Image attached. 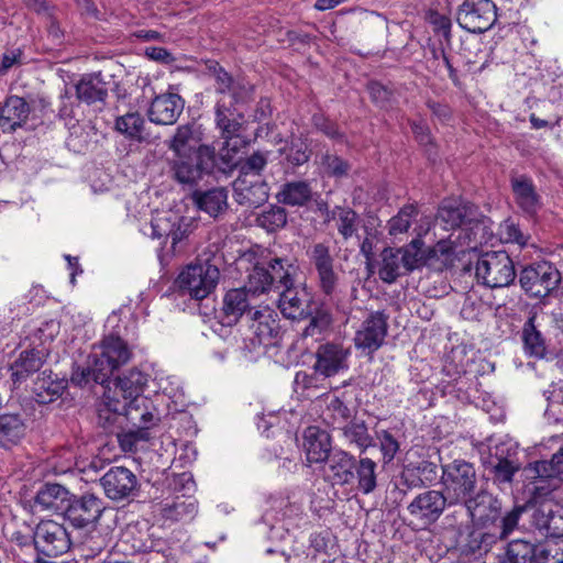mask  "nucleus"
<instances>
[{
	"mask_svg": "<svg viewBox=\"0 0 563 563\" xmlns=\"http://www.w3.org/2000/svg\"><path fill=\"white\" fill-rule=\"evenodd\" d=\"M238 269L249 272L254 292L278 291V308L287 319L300 320L311 316V295L305 286L295 285L298 258L267 250H250L236 260Z\"/></svg>",
	"mask_w": 563,
	"mask_h": 563,
	"instance_id": "f257e3e1",
	"label": "nucleus"
},
{
	"mask_svg": "<svg viewBox=\"0 0 563 563\" xmlns=\"http://www.w3.org/2000/svg\"><path fill=\"white\" fill-rule=\"evenodd\" d=\"M440 484L450 504H473L485 506L490 512L500 511V501L478 487L476 470L465 460L442 465Z\"/></svg>",
	"mask_w": 563,
	"mask_h": 563,
	"instance_id": "f03ea898",
	"label": "nucleus"
},
{
	"mask_svg": "<svg viewBox=\"0 0 563 563\" xmlns=\"http://www.w3.org/2000/svg\"><path fill=\"white\" fill-rule=\"evenodd\" d=\"M435 222L446 231L461 229V234L464 233V239L474 246L490 242L494 235L488 218L479 216L473 205L456 199L441 202Z\"/></svg>",
	"mask_w": 563,
	"mask_h": 563,
	"instance_id": "7ed1b4c3",
	"label": "nucleus"
},
{
	"mask_svg": "<svg viewBox=\"0 0 563 563\" xmlns=\"http://www.w3.org/2000/svg\"><path fill=\"white\" fill-rule=\"evenodd\" d=\"M122 402L123 417L132 428L119 435V442L124 451H133L139 442L150 439L148 430L159 422V417L153 402L145 397Z\"/></svg>",
	"mask_w": 563,
	"mask_h": 563,
	"instance_id": "20e7f679",
	"label": "nucleus"
},
{
	"mask_svg": "<svg viewBox=\"0 0 563 563\" xmlns=\"http://www.w3.org/2000/svg\"><path fill=\"white\" fill-rule=\"evenodd\" d=\"M172 178L183 186L194 187L216 167V151L203 146L196 154H173L168 162Z\"/></svg>",
	"mask_w": 563,
	"mask_h": 563,
	"instance_id": "39448f33",
	"label": "nucleus"
},
{
	"mask_svg": "<svg viewBox=\"0 0 563 563\" xmlns=\"http://www.w3.org/2000/svg\"><path fill=\"white\" fill-rule=\"evenodd\" d=\"M483 464L495 483L510 485L521 468L518 443L508 438L499 439L488 446V455L483 456Z\"/></svg>",
	"mask_w": 563,
	"mask_h": 563,
	"instance_id": "423d86ee",
	"label": "nucleus"
},
{
	"mask_svg": "<svg viewBox=\"0 0 563 563\" xmlns=\"http://www.w3.org/2000/svg\"><path fill=\"white\" fill-rule=\"evenodd\" d=\"M477 280L489 288L510 286L516 279V268L505 251H490L481 255L475 266Z\"/></svg>",
	"mask_w": 563,
	"mask_h": 563,
	"instance_id": "0eeeda50",
	"label": "nucleus"
},
{
	"mask_svg": "<svg viewBox=\"0 0 563 563\" xmlns=\"http://www.w3.org/2000/svg\"><path fill=\"white\" fill-rule=\"evenodd\" d=\"M71 545L66 528L54 520H42L33 531V547L36 551L35 563H53L44 558H57L65 554Z\"/></svg>",
	"mask_w": 563,
	"mask_h": 563,
	"instance_id": "6e6552de",
	"label": "nucleus"
},
{
	"mask_svg": "<svg viewBox=\"0 0 563 563\" xmlns=\"http://www.w3.org/2000/svg\"><path fill=\"white\" fill-rule=\"evenodd\" d=\"M219 279V268L205 262L186 266L177 276L175 285L180 292L201 300L216 289Z\"/></svg>",
	"mask_w": 563,
	"mask_h": 563,
	"instance_id": "1a4fd4ad",
	"label": "nucleus"
},
{
	"mask_svg": "<svg viewBox=\"0 0 563 563\" xmlns=\"http://www.w3.org/2000/svg\"><path fill=\"white\" fill-rule=\"evenodd\" d=\"M519 283L531 298H545L556 290L561 273L550 262H539L526 266L519 275Z\"/></svg>",
	"mask_w": 563,
	"mask_h": 563,
	"instance_id": "9d476101",
	"label": "nucleus"
},
{
	"mask_svg": "<svg viewBox=\"0 0 563 563\" xmlns=\"http://www.w3.org/2000/svg\"><path fill=\"white\" fill-rule=\"evenodd\" d=\"M246 273V285L240 288H233L225 292L222 301V308L217 314L219 322L225 327H232L238 323L241 318H251V311H257L253 305L255 296L249 284V272Z\"/></svg>",
	"mask_w": 563,
	"mask_h": 563,
	"instance_id": "9b49d317",
	"label": "nucleus"
},
{
	"mask_svg": "<svg viewBox=\"0 0 563 563\" xmlns=\"http://www.w3.org/2000/svg\"><path fill=\"white\" fill-rule=\"evenodd\" d=\"M459 25L471 33H484L497 21V7L492 0H464L456 13Z\"/></svg>",
	"mask_w": 563,
	"mask_h": 563,
	"instance_id": "f8f14e48",
	"label": "nucleus"
},
{
	"mask_svg": "<svg viewBox=\"0 0 563 563\" xmlns=\"http://www.w3.org/2000/svg\"><path fill=\"white\" fill-rule=\"evenodd\" d=\"M95 365H99V379H109L113 372L128 363L131 351L128 344L118 335L110 334L93 347Z\"/></svg>",
	"mask_w": 563,
	"mask_h": 563,
	"instance_id": "ddd939ff",
	"label": "nucleus"
},
{
	"mask_svg": "<svg viewBox=\"0 0 563 563\" xmlns=\"http://www.w3.org/2000/svg\"><path fill=\"white\" fill-rule=\"evenodd\" d=\"M446 509L449 511L444 515L440 528L445 538L451 542L455 539L459 540L467 530L471 529L470 521H472L478 514L481 517H492L498 512H486L487 507L473 505V504H449Z\"/></svg>",
	"mask_w": 563,
	"mask_h": 563,
	"instance_id": "4468645a",
	"label": "nucleus"
},
{
	"mask_svg": "<svg viewBox=\"0 0 563 563\" xmlns=\"http://www.w3.org/2000/svg\"><path fill=\"white\" fill-rule=\"evenodd\" d=\"M301 508L288 498H275L263 515L264 522L271 527V539H284L285 534L298 527Z\"/></svg>",
	"mask_w": 563,
	"mask_h": 563,
	"instance_id": "2eb2a0df",
	"label": "nucleus"
},
{
	"mask_svg": "<svg viewBox=\"0 0 563 563\" xmlns=\"http://www.w3.org/2000/svg\"><path fill=\"white\" fill-rule=\"evenodd\" d=\"M104 510L103 500L95 494L71 495L64 518L75 528H86L95 526Z\"/></svg>",
	"mask_w": 563,
	"mask_h": 563,
	"instance_id": "dca6fc26",
	"label": "nucleus"
},
{
	"mask_svg": "<svg viewBox=\"0 0 563 563\" xmlns=\"http://www.w3.org/2000/svg\"><path fill=\"white\" fill-rule=\"evenodd\" d=\"M527 479L532 481L534 489L554 490L563 483V446L552 455L551 460H542L523 467Z\"/></svg>",
	"mask_w": 563,
	"mask_h": 563,
	"instance_id": "f3484780",
	"label": "nucleus"
},
{
	"mask_svg": "<svg viewBox=\"0 0 563 563\" xmlns=\"http://www.w3.org/2000/svg\"><path fill=\"white\" fill-rule=\"evenodd\" d=\"M450 499L443 490L428 489L418 494L407 506L409 515L424 525L435 523L444 514Z\"/></svg>",
	"mask_w": 563,
	"mask_h": 563,
	"instance_id": "a211bd4d",
	"label": "nucleus"
},
{
	"mask_svg": "<svg viewBox=\"0 0 563 563\" xmlns=\"http://www.w3.org/2000/svg\"><path fill=\"white\" fill-rule=\"evenodd\" d=\"M387 319L380 311L369 313L355 333V347L366 355H372L380 349L387 336Z\"/></svg>",
	"mask_w": 563,
	"mask_h": 563,
	"instance_id": "6ab92c4d",
	"label": "nucleus"
},
{
	"mask_svg": "<svg viewBox=\"0 0 563 563\" xmlns=\"http://www.w3.org/2000/svg\"><path fill=\"white\" fill-rule=\"evenodd\" d=\"M307 256L317 272L321 291L325 296H331L338 284V275L334 272L335 260L330 246L323 242L314 243L308 249Z\"/></svg>",
	"mask_w": 563,
	"mask_h": 563,
	"instance_id": "aec40b11",
	"label": "nucleus"
},
{
	"mask_svg": "<svg viewBox=\"0 0 563 563\" xmlns=\"http://www.w3.org/2000/svg\"><path fill=\"white\" fill-rule=\"evenodd\" d=\"M350 349L342 343L325 342L320 344L314 353L313 369L323 377H332L347 371Z\"/></svg>",
	"mask_w": 563,
	"mask_h": 563,
	"instance_id": "412c9836",
	"label": "nucleus"
},
{
	"mask_svg": "<svg viewBox=\"0 0 563 563\" xmlns=\"http://www.w3.org/2000/svg\"><path fill=\"white\" fill-rule=\"evenodd\" d=\"M250 329L253 332V343L264 346L265 349L276 347L279 345L282 334L277 314L272 309L265 307L251 311Z\"/></svg>",
	"mask_w": 563,
	"mask_h": 563,
	"instance_id": "4be33fe9",
	"label": "nucleus"
},
{
	"mask_svg": "<svg viewBox=\"0 0 563 563\" xmlns=\"http://www.w3.org/2000/svg\"><path fill=\"white\" fill-rule=\"evenodd\" d=\"M99 482L106 496L114 501L130 498L139 488L136 475L123 466H112Z\"/></svg>",
	"mask_w": 563,
	"mask_h": 563,
	"instance_id": "5701e85b",
	"label": "nucleus"
},
{
	"mask_svg": "<svg viewBox=\"0 0 563 563\" xmlns=\"http://www.w3.org/2000/svg\"><path fill=\"white\" fill-rule=\"evenodd\" d=\"M324 479L332 486L352 485L355 479V457L351 453L335 449L323 462Z\"/></svg>",
	"mask_w": 563,
	"mask_h": 563,
	"instance_id": "b1692460",
	"label": "nucleus"
},
{
	"mask_svg": "<svg viewBox=\"0 0 563 563\" xmlns=\"http://www.w3.org/2000/svg\"><path fill=\"white\" fill-rule=\"evenodd\" d=\"M185 107L184 99L174 92L156 96L148 108L147 114L151 122L161 125L174 124Z\"/></svg>",
	"mask_w": 563,
	"mask_h": 563,
	"instance_id": "393cba45",
	"label": "nucleus"
},
{
	"mask_svg": "<svg viewBox=\"0 0 563 563\" xmlns=\"http://www.w3.org/2000/svg\"><path fill=\"white\" fill-rule=\"evenodd\" d=\"M236 101H227L221 98L214 107V123L220 137L236 135L245 130V117L243 112L235 107Z\"/></svg>",
	"mask_w": 563,
	"mask_h": 563,
	"instance_id": "a878e982",
	"label": "nucleus"
},
{
	"mask_svg": "<svg viewBox=\"0 0 563 563\" xmlns=\"http://www.w3.org/2000/svg\"><path fill=\"white\" fill-rule=\"evenodd\" d=\"M400 483L408 489L429 487L438 479V465L429 460L408 462L400 472Z\"/></svg>",
	"mask_w": 563,
	"mask_h": 563,
	"instance_id": "bb28decb",
	"label": "nucleus"
},
{
	"mask_svg": "<svg viewBox=\"0 0 563 563\" xmlns=\"http://www.w3.org/2000/svg\"><path fill=\"white\" fill-rule=\"evenodd\" d=\"M117 545L124 555L157 551V541L152 539L146 527L139 525H129L122 531Z\"/></svg>",
	"mask_w": 563,
	"mask_h": 563,
	"instance_id": "cd10ccee",
	"label": "nucleus"
},
{
	"mask_svg": "<svg viewBox=\"0 0 563 563\" xmlns=\"http://www.w3.org/2000/svg\"><path fill=\"white\" fill-rule=\"evenodd\" d=\"M233 190L236 202L249 208L260 207L269 197V187L262 177L236 178Z\"/></svg>",
	"mask_w": 563,
	"mask_h": 563,
	"instance_id": "c85d7f7f",
	"label": "nucleus"
},
{
	"mask_svg": "<svg viewBox=\"0 0 563 563\" xmlns=\"http://www.w3.org/2000/svg\"><path fill=\"white\" fill-rule=\"evenodd\" d=\"M303 450L309 464L323 463L333 451L330 433L317 426L308 427L303 432Z\"/></svg>",
	"mask_w": 563,
	"mask_h": 563,
	"instance_id": "c756f323",
	"label": "nucleus"
},
{
	"mask_svg": "<svg viewBox=\"0 0 563 563\" xmlns=\"http://www.w3.org/2000/svg\"><path fill=\"white\" fill-rule=\"evenodd\" d=\"M31 107L19 96H9L0 106V129L3 133H11L21 128L27 120Z\"/></svg>",
	"mask_w": 563,
	"mask_h": 563,
	"instance_id": "7c9ffc66",
	"label": "nucleus"
},
{
	"mask_svg": "<svg viewBox=\"0 0 563 563\" xmlns=\"http://www.w3.org/2000/svg\"><path fill=\"white\" fill-rule=\"evenodd\" d=\"M510 185L518 208L528 216L536 214L541 208V197L533 180L526 175H514Z\"/></svg>",
	"mask_w": 563,
	"mask_h": 563,
	"instance_id": "2f4dec72",
	"label": "nucleus"
},
{
	"mask_svg": "<svg viewBox=\"0 0 563 563\" xmlns=\"http://www.w3.org/2000/svg\"><path fill=\"white\" fill-rule=\"evenodd\" d=\"M202 133L200 126L196 123L179 125L172 140L168 142V148L173 154H196L203 147L200 144Z\"/></svg>",
	"mask_w": 563,
	"mask_h": 563,
	"instance_id": "473e14b6",
	"label": "nucleus"
},
{
	"mask_svg": "<svg viewBox=\"0 0 563 563\" xmlns=\"http://www.w3.org/2000/svg\"><path fill=\"white\" fill-rule=\"evenodd\" d=\"M71 495L73 494L60 484L45 483L37 490L34 497V505L42 510H60L64 514Z\"/></svg>",
	"mask_w": 563,
	"mask_h": 563,
	"instance_id": "72a5a7b5",
	"label": "nucleus"
},
{
	"mask_svg": "<svg viewBox=\"0 0 563 563\" xmlns=\"http://www.w3.org/2000/svg\"><path fill=\"white\" fill-rule=\"evenodd\" d=\"M75 88L77 98L87 104L103 102L108 96L107 82L101 73L84 75Z\"/></svg>",
	"mask_w": 563,
	"mask_h": 563,
	"instance_id": "f704fd0d",
	"label": "nucleus"
},
{
	"mask_svg": "<svg viewBox=\"0 0 563 563\" xmlns=\"http://www.w3.org/2000/svg\"><path fill=\"white\" fill-rule=\"evenodd\" d=\"M191 198L198 210L212 218H217L228 208V191L222 187L195 190Z\"/></svg>",
	"mask_w": 563,
	"mask_h": 563,
	"instance_id": "c9c22d12",
	"label": "nucleus"
},
{
	"mask_svg": "<svg viewBox=\"0 0 563 563\" xmlns=\"http://www.w3.org/2000/svg\"><path fill=\"white\" fill-rule=\"evenodd\" d=\"M43 350H26L11 365V377L14 384L24 382L29 376L38 372L45 363Z\"/></svg>",
	"mask_w": 563,
	"mask_h": 563,
	"instance_id": "e433bc0d",
	"label": "nucleus"
},
{
	"mask_svg": "<svg viewBox=\"0 0 563 563\" xmlns=\"http://www.w3.org/2000/svg\"><path fill=\"white\" fill-rule=\"evenodd\" d=\"M495 542V536L485 533L482 530H467L462 537L455 539L452 544L457 548L464 556H481L486 553Z\"/></svg>",
	"mask_w": 563,
	"mask_h": 563,
	"instance_id": "4c0bfd02",
	"label": "nucleus"
},
{
	"mask_svg": "<svg viewBox=\"0 0 563 563\" xmlns=\"http://www.w3.org/2000/svg\"><path fill=\"white\" fill-rule=\"evenodd\" d=\"M198 514V501L192 496L183 494L162 508V517L170 522H190Z\"/></svg>",
	"mask_w": 563,
	"mask_h": 563,
	"instance_id": "58836bf2",
	"label": "nucleus"
},
{
	"mask_svg": "<svg viewBox=\"0 0 563 563\" xmlns=\"http://www.w3.org/2000/svg\"><path fill=\"white\" fill-rule=\"evenodd\" d=\"M146 376L139 369H131L114 382L113 396L122 397L121 401H129L136 397H143V388L146 384Z\"/></svg>",
	"mask_w": 563,
	"mask_h": 563,
	"instance_id": "ea45409f",
	"label": "nucleus"
},
{
	"mask_svg": "<svg viewBox=\"0 0 563 563\" xmlns=\"http://www.w3.org/2000/svg\"><path fill=\"white\" fill-rule=\"evenodd\" d=\"M26 424L20 413L0 415V445L11 448L16 445L24 437Z\"/></svg>",
	"mask_w": 563,
	"mask_h": 563,
	"instance_id": "a19ab883",
	"label": "nucleus"
},
{
	"mask_svg": "<svg viewBox=\"0 0 563 563\" xmlns=\"http://www.w3.org/2000/svg\"><path fill=\"white\" fill-rule=\"evenodd\" d=\"M536 320L537 318L533 314L523 323L521 340L526 355L542 358L547 353V343Z\"/></svg>",
	"mask_w": 563,
	"mask_h": 563,
	"instance_id": "79ce46f5",
	"label": "nucleus"
},
{
	"mask_svg": "<svg viewBox=\"0 0 563 563\" xmlns=\"http://www.w3.org/2000/svg\"><path fill=\"white\" fill-rule=\"evenodd\" d=\"M279 203L290 207H303L312 199V189L305 180H295L284 184L277 192Z\"/></svg>",
	"mask_w": 563,
	"mask_h": 563,
	"instance_id": "37998d69",
	"label": "nucleus"
},
{
	"mask_svg": "<svg viewBox=\"0 0 563 563\" xmlns=\"http://www.w3.org/2000/svg\"><path fill=\"white\" fill-rule=\"evenodd\" d=\"M340 431L345 442L357 448L361 454L374 445V438L369 434L364 420H350Z\"/></svg>",
	"mask_w": 563,
	"mask_h": 563,
	"instance_id": "c03bdc74",
	"label": "nucleus"
},
{
	"mask_svg": "<svg viewBox=\"0 0 563 563\" xmlns=\"http://www.w3.org/2000/svg\"><path fill=\"white\" fill-rule=\"evenodd\" d=\"M377 463L365 456L360 457L358 461L355 460V468L354 474L357 479V489L364 494L368 495L373 493L377 487Z\"/></svg>",
	"mask_w": 563,
	"mask_h": 563,
	"instance_id": "a18cd8bd",
	"label": "nucleus"
},
{
	"mask_svg": "<svg viewBox=\"0 0 563 563\" xmlns=\"http://www.w3.org/2000/svg\"><path fill=\"white\" fill-rule=\"evenodd\" d=\"M382 262L378 268L379 278L387 284H393L399 276L406 275L401 263V255L397 249L386 247L382 252Z\"/></svg>",
	"mask_w": 563,
	"mask_h": 563,
	"instance_id": "49530a36",
	"label": "nucleus"
},
{
	"mask_svg": "<svg viewBox=\"0 0 563 563\" xmlns=\"http://www.w3.org/2000/svg\"><path fill=\"white\" fill-rule=\"evenodd\" d=\"M367 91L371 100L379 108L387 109L398 102L400 89L393 82L383 84L378 80H371L367 84Z\"/></svg>",
	"mask_w": 563,
	"mask_h": 563,
	"instance_id": "de8ad7c7",
	"label": "nucleus"
},
{
	"mask_svg": "<svg viewBox=\"0 0 563 563\" xmlns=\"http://www.w3.org/2000/svg\"><path fill=\"white\" fill-rule=\"evenodd\" d=\"M373 446L378 448L382 455L380 462L384 467L391 464L400 451V442L398 437L391 430L386 429H379L375 431Z\"/></svg>",
	"mask_w": 563,
	"mask_h": 563,
	"instance_id": "09e8293b",
	"label": "nucleus"
},
{
	"mask_svg": "<svg viewBox=\"0 0 563 563\" xmlns=\"http://www.w3.org/2000/svg\"><path fill=\"white\" fill-rule=\"evenodd\" d=\"M67 388V380L63 378H52L51 375L46 376V372H43L35 387L37 401L42 404H48L60 397Z\"/></svg>",
	"mask_w": 563,
	"mask_h": 563,
	"instance_id": "8fccbe9b",
	"label": "nucleus"
},
{
	"mask_svg": "<svg viewBox=\"0 0 563 563\" xmlns=\"http://www.w3.org/2000/svg\"><path fill=\"white\" fill-rule=\"evenodd\" d=\"M95 356L91 354L88 355L87 360L82 364H76L73 368V373L70 376V382L79 387H84L89 385L90 383L103 385L109 379H99V365H95Z\"/></svg>",
	"mask_w": 563,
	"mask_h": 563,
	"instance_id": "3c124183",
	"label": "nucleus"
},
{
	"mask_svg": "<svg viewBox=\"0 0 563 563\" xmlns=\"http://www.w3.org/2000/svg\"><path fill=\"white\" fill-rule=\"evenodd\" d=\"M321 418L329 427L340 430L351 420V409L339 397H332Z\"/></svg>",
	"mask_w": 563,
	"mask_h": 563,
	"instance_id": "603ef678",
	"label": "nucleus"
},
{
	"mask_svg": "<svg viewBox=\"0 0 563 563\" xmlns=\"http://www.w3.org/2000/svg\"><path fill=\"white\" fill-rule=\"evenodd\" d=\"M145 120L139 112H128L115 120V130L130 140H144Z\"/></svg>",
	"mask_w": 563,
	"mask_h": 563,
	"instance_id": "864d4df0",
	"label": "nucleus"
},
{
	"mask_svg": "<svg viewBox=\"0 0 563 563\" xmlns=\"http://www.w3.org/2000/svg\"><path fill=\"white\" fill-rule=\"evenodd\" d=\"M533 543L517 539L508 543L499 563H532Z\"/></svg>",
	"mask_w": 563,
	"mask_h": 563,
	"instance_id": "5fc2aeb1",
	"label": "nucleus"
},
{
	"mask_svg": "<svg viewBox=\"0 0 563 563\" xmlns=\"http://www.w3.org/2000/svg\"><path fill=\"white\" fill-rule=\"evenodd\" d=\"M124 404L120 398L106 395L104 401L98 409V421L104 428L109 429L123 417Z\"/></svg>",
	"mask_w": 563,
	"mask_h": 563,
	"instance_id": "6e6d98bb",
	"label": "nucleus"
},
{
	"mask_svg": "<svg viewBox=\"0 0 563 563\" xmlns=\"http://www.w3.org/2000/svg\"><path fill=\"white\" fill-rule=\"evenodd\" d=\"M336 213V229L343 240L351 239L357 231L360 217L350 207L335 206Z\"/></svg>",
	"mask_w": 563,
	"mask_h": 563,
	"instance_id": "4d7b16f0",
	"label": "nucleus"
},
{
	"mask_svg": "<svg viewBox=\"0 0 563 563\" xmlns=\"http://www.w3.org/2000/svg\"><path fill=\"white\" fill-rule=\"evenodd\" d=\"M221 140L223 143L220 148V156L228 165H234L238 154L245 150L252 142L250 137L243 135V132H239L236 135H230L229 137H221Z\"/></svg>",
	"mask_w": 563,
	"mask_h": 563,
	"instance_id": "13d9d810",
	"label": "nucleus"
},
{
	"mask_svg": "<svg viewBox=\"0 0 563 563\" xmlns=\"http://www.w3.org/2000/svg\"><path fill=\"white\" fill-rule=\"evenodd\" d=\"M423 242L421 239H413L408 245L397 249L401 255V263L406 274L413 272L424 264V257L421 252Z\"/></svg>",
	"mask_w": 563,
	"mask_h": 563,
	"instance_id": "bf43d9fd",
	"label": "nucleus"
},
{
	"mask_svg": "<svg viewBox=\"0 0 563 563\" xmlns=\"http://www.w3.org/2000/svg\"><path fill=\"white\" fill-rule=\"evenodd\" d=\"M532 563H563V542L533 544Z\"/></svg>",
	"mask_w": 563,
	"mask_h": 563,
	"instance_id": "052dcab7",
	"label": "nucleus"
},
{
	"mask_svg": "<svg viewBox=\"0 0 563 563\" xmlns=\"http://www.w3.org/2000/svg\"><path fill=\"white\" fill-rule=\"evenodd\" d=\"M212 75L216 81V91L221 95L229 93L231 96L230 101H238L240 97L241 85L236 82L233 77L218 64L214 66Z\"/></svg>",
	"mask_w": 563,
	"mask_h": 563,
	"instance_id": "680f3d73",
	"label": "nucleus"
},
{
	"mask_svg": "<svg viewBox=\"0 0 563 563\" xmlns=\"http://www.w3.org/2000/svg\"><path fill=\"white\" fill-rule=\"evenodd\" d=\"M418 208L416 205L404 206L396 216L388 221V233L398 235L408 231L411 220L417 217Z\"/></svg>",
	"mask_w": 563,
	"mask_h": 563,
	"instance_id": "e2e57ef3",
	"label": "nucleus"
},
{
	"mask_svg": "<svg viewBox=\"0 0 563 563\" xmlns=\"http://www.w3.org/2000/svg\"><path fill=\"white\" fill-rule=\"evenodd\" d=\"M268 152H254L251 156L245 158L240 165L238 178H257L262 177L261 173L267 165Z\"/></svg>",
	"mask_w": 563,
	"mask_h": 563,
	"instance_id": "0e129e2a",
	"label": "nucleus"
},
{
	"mask_svg": "<svg viewBox=\"0 0 563 563\" xmlns=\"http://www.w3.org/2000/svg\"><path fill=\"white\" fill-rule=\"evenodd\" d=\"M257 222L266 231L274 232L287 223V212L283 207L271 206L258 216Z\"/></svg>",
	"mask_w": 563,
	"mask_h": 563,
	"instance_id": "69168bd1",
	"label": "nucleus"
},
{
	"mask_svg": "<svg viewBox=\"0 0 563 563\" xmlns=\"http://www.w3.org/2000/svg\"><path fill=\"white\" fill-rule=\"evenodd\" d=\"M503 243H516L526 246L529 236L523 234L519 227L510 219H507L498 224L496 233Z\"/></svg>",
	"mask_w": 563,
	"mask_h": 563,
	"instance_id": "338daca9",
	"label": "nucleus"
},
{
	"mask_svg": "<svg viewBox=\"0 0 563 563\" xmlns=\"http://www.w3.org/2000/svg\"><path fill=\"white\" fill-rule=\"evenodd\" d=\"M332 317L329 312L319 310L310 318L309 323L302 330L303 336L321 335L331 324Z\"/></svg>",
	"mask_w": 563,
	"mask_h": 563,
	"instance_id": "774afa93",
	"label": "nucleus"
}]
</instances>
